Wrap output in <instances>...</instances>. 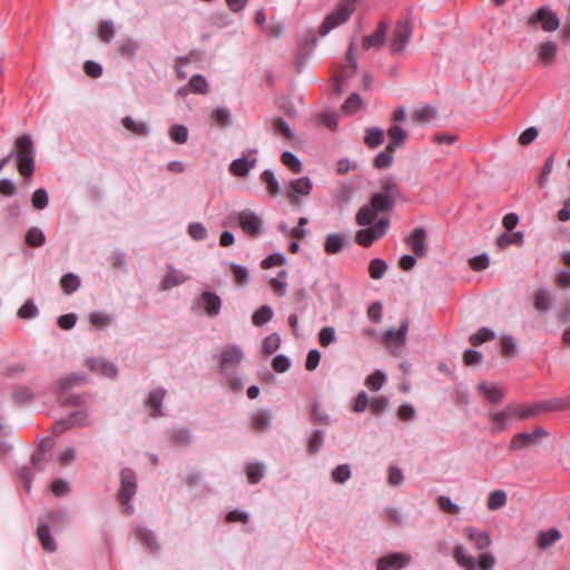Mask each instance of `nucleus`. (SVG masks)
I'll return each mask as SVG.
<instances>
[{
  "mask_svg": "<svg viewBox=\"0 0 570 570\" xmlns=\"http://www.w3.org/2000/svg\"><path fill=\"white\" fill-rule=\"evenodd\" d=\"M16 147L18 149L17 153L12 150L7 157L0 159V171L9 160L16 156L18 171L20 175L23 177L32 176L35 171V146L31 137L29 135L18 137L16 140Z\"/></svg>",
  "mask_w": 570,
  "mask_h": 570,
  "instance_id": "f257e3e1",
  "label": "nucleus"
},
{
  "mask_svg": "<svg viewBox=\"0 0 570 570\" xmlns=\"http://www.w3.org/2000/svg\"><path fill=\"white\" fill-rule=\"evenodd\" d=\"M137 490L136 474L132 470L125 468L120 472V488L118 491V501L121 505L122 512L131 514L134 507L130 500L135 497Z\"/></svg>",
  "mask_w": 570,
  "mask_h": 570,
  "instance_id": "f03ea898",
  "label": "nucleus"
},
{
  "mask_svg": "<svg viewBox=\"0 0 570 570\" xmlns=\"http://www.w3.org/2000/svg\"><path fill=\"white\" fill-rule=\"evenodd\" d=\"M358 0H341L337 8L331 12L320 27L321 36H326L331 30L341 26L355 11V4Z\"/></svg>",
  "mask_w": 570,
  "mask_h": 570,
  "instance_id": "7ed1b4c3",
  "label": "nucleus"
},
{
  "mask_svg": "<svg viewBox=\"0 0 570 570\" xmlns=\"http://www.w3.org/2000/svg\"><path fill=\"white\" fill-rule=\"evenodd\" d=\"M453 558L456 563L465 570H476L478 567L481 570H491L495 563V559L490 552L482 553L476 562L473 557L468 554L463 546H456L454 548Z\"/></svg>",
  "mask_w": 570,
  "mask_h": 570,
  "instance_id": "20e7f679",
  "label": "nucleus"
},
{
  "mask_svg": "<svg viewBox=\"0 0 570 570\" xmlns=\"http://www.w3.org/2000/svg\"><path fill=\"white\" fill-rule=\"evenodd\" d=\"M527 23L532 28L540 26L542 30L551 32L559 28L560 20L550 8L541 7L528 17Z\"/></svg>",
  "mask_w": 570,
  "mask_h": 570,
  "instance_id": "39448f33",
  "label": "nucleus"
},
{
  "mask_svg": "<svg viewBox=\"0 0 570 570\" xmlns=\"http://www.w3.org/2000/svg\"><path fill=\"white\" fill-rule=\"evenodd\" d=\"M389 224L387 218H381L373 226L360 229L355 235V242L363 247H370L385 235Z\"/></svg>",
  "mask_w": 570,
  "mask_h": 570,
  "instance_id": "423d86ee",
  "label": "nucleus"
},
{
  "mask_svg": "<svg viewBox=\"0 0 570 570\" xmlns=\"http://www.w3.org/2000/svg\"><path fill=\"white\" fill-rule=\"evenodd\" d=\"M413 27L410 19L400 20L395 24L391 40V51L399 55L404 51L412 36Z\"/></svg>",
  "mask_w": 570,
  "mask_h": 570,
  "instance_id": "0eeeda50",
  "label": "nucleus"
},
{
  "mask_svg": "<svg viewBox=\"0 0 570 570\" xmlns=\"http://www.w3.org/2000/svg\"><path fill=\"white\" fill-rule=\"evenodd\" d=\"M549 435V432L541 426H537L531 433H518L515 434L510 442L509 449L510 451H520L524 450L532 444H534L539 439L546 438Z\"/></svg>",
  "mask_w": 570,
  "mask_h": 570,
  "instance_id": "6e6552de",
  "label": "nucleus"
},
{
  "mask_svg": "<svg viewBox=\"0 0 570 570\" xmlns=\"http://www.w3.org/2000/svg\"><path fill=\"white\" fill-rule=\"evenodd\" d=\"M239 227L249 236L256 237L262 233V218L250 209H244L237 216Z\"/></svg>",
  "mask_w": 570,
  "mask_h": 570,
  "instance_id": "1a4fd4ad",
  "label": "nucleus"
},
{
  "mask_svg": "<svg viewBox=\"0 0 570 570\" xmlns=\"http://www.w3.org/2000/svg\"><path fill=\"white\" fill-rule=\"evenodd\" d=\"M404 240L416 257L428 254L426 232L423 227H416Z\"/></svg>",
  "mask_w": 570,
  "mask_h": 570,
  "instance_id": "9d476101",
  "label": "nucleus"
},
{
  "mask_svg": "<svg viewBox=\"0 0 570 570\" xmlns=\"http://www.w3.org/2000/svg\"><path fill=\"white\" fill-rule=\"evenodd\" d=\"M88 424V414L86 411L72 412L68 419L56 421L52 425V432L57 435L62 434L71 426H83Z\"/></svg>",
  "mask_w": 570,
  "mask_h": 570,
  "instance_id": "9b49d317",
  "label": "nucleus"
},
{
  "mask_svg": "<svg viewBox=\"0 0 570 570\" xmlns=\"http://www.w3.org/2000/svg\"><path fill=\"white\" fill-rule=\"evenodd\" d=\"M244 357L243 351L237 345H229L222 351L219 367L222 372L238 366Z\"/></svg>",
  "mask_w": 570,
  "mask_h": 570,
  "instance_id": "f8f14e48",
  "label": "nucleus"
},
{
  "mask_svg": "<svg viewBox=\"0 0 570 570\" xmlns=\"http://www.w3.org/2000/svg\"><path fill=\"white\" fill-rule=\"evenodd\" d=\"M411 559L412 558L409 554H405L402 552H394V553H391V554L380 558L377 560V569L376 570L402 569L411 562Z\"/></svg>",
  "mask_w": 570,
  "mask_h": 570,
  "instance_id": "ddd939ff",
  "label": "nucleus"
},
{
  "mask_svg": "<svg viewBox=\"0 0 570 570\" xmlns=\"http://www.w3.org/2000/svg\"><path fill=\"white\" fill-rule=\"evenodd\" d=\"M197 303L209 317H216L220 313L222 299L214 292L204 291Z\"/></svg>",
  "mask_w": 570,
  "mask_h": 570,
  "instance_id": "4468645a",
  "label": "nucleus"
},
{
  "mask_svg": "<svg viewBox=\"0 0 570 570\" xmlns=\"http://www.w3.org/2000/svg\"><path fill=\"white\" fill-rule=\"evenodd\" d=\"M289 188L291 191L287 195L288 200L292 204H299L297 196H308L312 191L313 184L308 177H301L297 179H292L289 181Z\"/></svg>",
  "mask_w": 570,
  "mask_h": 570,
  "instance_id": "2eb2a0df",
  "label": "nucleus"
},
{
  "mask_svg": "<svg viewBox=\"0 0 570 570\" xmlns=\"http://www.w3.org/2000/svg\"><path fill=\"white\" fill-rule=\"evenodd\" d=\"M389 29V23L386 21H381L377 24L376 30L368 36L363 38L362 47L364 50H368L371 48L380 49L383 47L386 40V32Z\"/></svg>",
  "mask_w": 570,
  "mask_h": 570,
  "instance_id": "dca6fc26",
  "label": "nucleus"
},
{
  "mask_svg": "<svg viewBox=\"0 0 570 570\" xmlns=\"http://www.w3.org/2000/svg\"><path fill=\"white\" fill-rule=\"evenodd\" d=\"M266 128L274 135L293 140L295 138L294 130L281 117L268 118L265 120Z\"/></svg>",
  "mask_w": 570,
  "mask_h": 570,
  "instance_id": "f3484780",
  "label": "nucleus"
},
{
  "mask_svg": "<svg viewBox=\"0 0 570 570\" xmlns=\"http://www.w3.org/2000/svg\"><path fill=\"white\" fill-rule=\"evenodd\" d=\"M166 396V390L163 387H157L153 390L147 400L145 401V405L150 409L151 417L163 416V401Z\"/></svg>",
  "mask_w": 570,
  "mask_h": 570,
  "instance_id": "a211bd4d",
  "label": "nucleus"
},
{
  "mask_svg": "<svg viewBox=\"0 0 570 570\" xmlns=\"http://www.w3.org/2000/svg\"><path fill=\"white\" fill-rule=\"evenodd\" d=\"M558 53V45L553 41H544L538 46V60L543 66L554 63Z\"/></svg>",
  "mask_w": 570,
  "mask_h": 570,
  "instance_id": "6ab92c4d",
  "label": "nucleus"
},
{
  "mask_svg": "<svg viewBox=\"0 0 570 570\" xmlns=\"http://www.w3.org/2000/svg\"><path fill=\"white\" fill-rule=\"evenodd\" d=\"M380 193H382L384 196L396 203L400 199H404L403 193L401 190V187L399 186L397 181L392 176H386L381 180L380 184Z\"/></svg>",
  "mask_w": 570,
  "mask_h": 570,
  "instance_id": "aec40b11",
  "label": "nucleus"
},
{
  "mask_svg": "<svg viewBox=\"0 0 570 570\" xmlns=\"http://www.w3.org/2000/svg\"><path fill=\"white\" fill-rule=\"evenodd\" d=\"M188 279V275H185L183 272L177 271L176 268L169 265L167 267V273L161 281L160 289L168 291L175 286L185 283Z\"/></svg>",
  "mask_w": 570,
  "mask_h": 570,
  "instance_id": "412c9836",
  "label": "nucleus"
},
{
  "mask_svg": "<svg viewBox=\"0 0 570 570\" xmlns=\"http://www.w3.org/2000/svg\"><path fill=\"white\" fill-rule=\"evenodd\" d=\"M409 328V321H403L397 330L389 328L384 332L383 338L386 344L400 346L404 344Z\"/></svg>",
  "mask_w": 570,
  "mask_h": 570,
  "instance_id": "4be33fe9",
  "label": "nucleus"
},
{
  "mask_svg": "<svg viewBox=\"0 0 570 570\" xmlns=\"http://www.w3.org/2000/svg\"><path fill=\"white\" fill-rule=\"evenodd\" d=\"M256 158L249 159L246 156H243L232 161L229 171L236 177H245L248 175L250 169L256 166Z\"/></svg>",
  "mask_w": 570,
  "mask_h": 570,
  "instance_id": "5701e85b",
  "label": "nucleus"
},
{
  "mask_svg": "<svg viewBox=\"0 0 570 570\" xmlns=\"http://www.w3.org/2000/svg\"><path fill=\"white\" fill-rule=\"evenodd\" d=\"M464 534L474 543L478 550H484L491 544V537L489 532L478 531L472 527H468L464 529Z\"/></svg>",
  "mask_w": 570,
  "mask_h": 570,
  "instance_id": "b1692460",
  "label": "nucleus"
},
{
  "mask_svg": "<svg viewBox=\"0 0 570 570\" xmlns=\"http://www.w3.org/2000/svg\"><path fill=\"white\" fill-rule=\"evenodd\" d=\"M87 364L91 371L100 372L107 377H116L118 370L111 362H107L101 358H91L87 361Z\"/></svg>",
  "mask_w": 570,
  "mask_h": 570,
  "instance_id": "393cba45",
  "label": "nucleus"
},
{
  "mask_svg": "<svg viewBox=\"0 0 570 570\" xmlns=\"http://www.w3.org/2000/svg\"><path fill=\"white\" fill-rule=\"evenodd\" d=\"M553 302L552 294L546 288H539L533 295V306L540 313H547Z\"/></svg>",
  "mask_w": 570,
  "mask_h": 570,
  "instance_id": "a878e982",
  "label": "nucleus"
},
{
  "mask_svg": "<svg viewBox=\"0 0 570 570\" xmlns=\"http://www.w3.org/2000/svg\"><path fill=\"white\" fill-rule=\"evenodd\" d=\"M345 243L346 238L343 234H328L324 242V252L327 255H335L343 249Z\"/></svg>",
  "mask_w": 570,
  "mask_h": 570,
  "instance_id": "bb28decb",
  "label": "nucleus"
},
{
  "mask_svg": "<svg viewBox=\"0 0 570 570\" xmlns=\"http://www.w3.org/2000/svg\"><path fill=\"white\" fill-rule=\"evenodd\" d=\"M37 537L43 548L48 552H53L57 549V543L50 534V528L47 522H41L37 529Z\"/></svg>",
  "mask_w": 570,
  "mask_h": 570,
  "instance_id": "cd10ccee",
  "label": "nucleus"
},
{
  "mask_svg": "<svg viewBox=\"0 0 570 570\" xmlns=\"http://www.w3.org/2000/svg\"><path fill=\"white\" fill-rule=\"evenodd\" d=\"M387 135L390 137V142L387 145V149L390 151H395L404 144V141L407 138L406 131L397 125L390 127L387 130Z\"/></svg>",
  "mask_w": 570,
  "mask_h": 570,
  "instance_id": "c85d7f7f",
  "label": "nucleus"
},
{
  "mask_svg": "<svg viewBox=\"0 0 570 570\" xmlns=\"http://www.w3.org/2000/svg\"><path fill=\"white\" fill-rule=\"evenodd\" d=\"M479 390L484 397L493 404L500 403L504 396V391L502 389L493 384H488L487 382H481L479 384Z\"/></svg>",
  "mask_w": 570,
  "mask_h": 570,
  "instance_id": "c756f323",
  "label": "nucleus"
},
{
  "mask_svg": "<svg viewBox=\"0 0 570 570\" xmlns=\"http://www.w3.org/2000/svg\"><path fill=\"white\" fill-rule=\"evenodd\" d=\"M379 212L370 204L361 207L356 214V223L360 226L372 225L377 218Z\"/></svg>",
  "mask_w": 570,
  "mask_h": 570,
  "instance_id": "7c9ffc66",
  "label": "nucleus"
},
{
  "mask_svg": "<svg viewBox=\"0 0 570 570\" xmlns=\"http://www.w3.org/2000/svg\"><path fill=\"white\" fill-rule=\"evenodd\" d=\"M135 533L136 538L144 543L149 551L156 552L159 549L156 537L150 530L138 527Z\"/></svg>",
  "mask_w": 570,
  "mask_h": 570,
  "instance_id": "2f4dec72",
  "label": "nucleus"
},
{
  "mask_svg": "<svg viewBox=\"0 0 570 570\" xmlns=\"http://www.w3.org/2000/svg\"><path fill=\"white\" fill-rule=\"evenodd\" d=\"M122 126L131 131L136 136H147L149 134V127L144 121H136L134 118L127 116L121 120Z\"/></svg>",
  "mask_w": 570,
  "mask_h": 570,
  "instance_id": "473e14b6",
  "label": "nucleus"
},
{
  "mask_svg": "<svg viewBox=\"0 0 570 570\" xmlns=\"http://www.w3.org/2000/svg\"><path fill=\"white\" fill-rule=\"evenodd\" d=\"M384 141V131L379 127L367 128L365 131L364 144L373 149L382 145Z\"/></svg>",
  "mask_w": 570,
  "mask_h": 570,
  "instance_id": "72a5a7b5",
  "label": "nucleus"
},
{
  "mask_svg": "<svg viewBox=\"0 0 570 570\" xmlns=\"http://www.w3.org/2000/svg\"><path fill=\"white\" fill-rule=\"evenodd\" d=\"M271 425V415L268 411L261 410L252 415V428L257 432L266 431Z\"/></svg>",
  "mask_w": 570,
  "mask_h": 570,
  "instance_id": "f704fd0d",
  "label": "nucleus"
},
{
  "mask_svg": "<svg viewBox=\"0 0 570 570\" xmlns=\"http://www.w3.org/2000/svg\"><path fill=\"white\" fill-rule=\"evenodd\" d=\"M370 204L379 213L390 212L395 206V203L393 200H391L380 191L372 195Z\"/></svg>",
  "mask_w": 570,
  "mask_h": 570,
  "instance_id": "c9c22d12",
  "label": "nucleus"
},
{
  "mask_svg": "<svg viewBox=\"0 0 570 570\" xmlns=\"http://www.w3.org/2000/svg\"><path fill=\"white\" fill-rule=\"evenodd\" d=\"M523 243V233L515 232L513 234L502 233L497 238V246L500 249H505L510 245H521Z\"/></svg>",
  "mask_w": 570,
  "mask_h": 570,
  "instance_id": "e433bc0d",
  "label": "nucleus"
},
{
  "mask_svg": "<svg viewBox=\"0 0 570 570\" xmlns=\"http://www.w3.org/2000/svg\"><path fill=\"white\" fill-rule=\"evenodd\" d=\"M561 538V533L558 529H549L548 531L540 532L538 537V546L544 550L550 548L554 542Z\"/></svg>",
  "mask_w": 570,
  "mask_h": 570,
  "instance_id": "4c0bfd02",
  "label": "nucleus"
},
{
  "mask_svg": "<svg viewBox=\"0 0 570 570\" xmlns=\"http://www.w3.org/2000/svg\"><path fill=\"white\" fill-rule=\"evenodd\" d=\"M273 315L274 313L272 307L263 305L254 312L252 316L253 324L256 326H263L273 318Z\"/></svg>",
  "mask_w": 570,
  "mask_h": 570,
  "instance_id": "58836bf2",
  "label": "nucleus"
},
{
  "mask_svg": "<svg viewBox=\"0 0 570 570\" xmlns=\"http://www.w3.org/2000/svg\"><path fill=\"white\" fill-rule=\"evenodd\" d=\"M261 180L265 184L267 191L272 196H276L279 193V184L271 169H266L261 174Z\"/></svg>",
  "mask_w": 570,
  "mask_h": 570,
  "instance_id": "ea45409f",
  "label": "nucleus"
},
{
  "mask_svg": "<svg viewBox=\"0 0 570 570\" xmlns=\"http://www.w3.org/2000/svg\"><path fill=\"white\" fill-rule=\"evenodd\" d=\"M364 105L363 99L358 94H352L347 97V99L342 105V111L346 115H353L361 109Z\"/></svg>",
  "mask_w": 570,
  "mask_h": 570,
  "instance_id": "a19ab883",
  "label": "nucleus"
},
{
  "mask_svg": "<svg viewBox=\"0 0 570 570\" xmlns=\"http://www.w3.org/2000/svg\"><path fill=\"white\" fill-rule=\"evenodd\" d=\"M60 285L65 294L70 295L80 286V279L77 275L68 273L60 279Z\"/></svg>",
  "mask_w": 570,
  "mask_h": 570,
  "instance_id": "79ce46f5",
  "label": "nucleus"
},
{
  "mask_svg": "<svg viewBox=\"0 0 570 570\" xmlns=\"http://www.w3.org/2000/svg\"><path fill=\"white\" fill-rule=\"evenodd\" d=\"M26 243L31 247H40L45 244V234L39 227H30L24 237Z\"/></svg>",
  "mask_w": 570,
  "mask_h": 570,
  "instance_id": "37998d69",
  "label": "nucleus"
},
{
  "mask_svg": "<svg viewBox=\"0 0 570 570\" xmlns=\"http://www.w3.org/2000/svg\"><path fill=\"white\" fill-rule=\"evenodd\" d=\"M436 116V110L432 106H424L413 111L412 119L416 122H429Z\"/></svg>",
  "mask_w": 570,
  "mask_h": 570,
  "instance_id": "c03bdc74",
  "label": "nucleus"
},
{
  "mask_svg": "<svg viewBox=\"0 0 570 570\" xmlns=\"http://www.w3.org/2000/svg\"><path fill=\"white\" fill-rule=\"evenodd\" d=\"M387 271V264L381 258H374L370 262L368 273L373 279H381Z\"/></svg>",
  "mask_w": 570,
  "mask_h": 570,
  "instance_id": "a18cd8bd",
  "label": "nucleus"
},
{
  "mask_svg": "<svg viewBox=\"0 0 570 570\" xmlns=\"http://www.w3.org/2000/svg\"><path fill=\"white\" fill-rule=\"evenodd\" d=\"M507 503V493L503 490H495L490 493L487 507L494 511L502 508Z\"/></svg>",
  "mask_w": 570,
  "mask_h": 570,
  "instance_id": "49530a36",
  "label": "nucleus"
},
{
  "mask_svg": "<svg viewBox=\"0 0 570 570\" xmlns=\"http://www.w3.org/2000/svg\"><path fill=\"white\" fill-rule=\"evenodd\" d=\"M98 36L100 40L105 43H109L115 36V27L112 21L102 20L99 23Z\"/></svg>",
  "mask_w": 570,
  "mask_h": 570,
  "instance_id": "de8ad7c7",
  "label": "nucleus"
},
{
  "mask_svg": "<svg viewBox=\"0 0 570 570\" xmlns=\"http://www.w3.org/2000/svg\"><path fill=\"white\" fill-rule=\"evenodd\" d=\"M495 337V333L488 328L482 327L476 333L470 336V343L473 346H479L484 342L491 341Z\"/></svg>",
  "mask_w": 570,
  "mask_h": 570,
  "instance_id": "09e8293b",
  "label": "nucleus"
},
{
  "mask_svg": "<svg viewBox=\"0 0 570 570\" xmlns=\"http://www.w3.org/2000/svg\"><path fill=\"white\" fill-rule=\"evenodd\" d=\"M189 89L195 94L205 95L208 92V83L202 75H194L188 81Z\"/></svg>",
  "mask_w": 570,
  "mask_h": 570,
  "instance_id": "8fccbe9b",
  "label": "nucleus"
},
{
  "mask_svg": "<svg viewBox=\"0 0 570 570\" xmlns=\"http://www.w3.org/2000/svg\"><path fill=\"white\" fill-rule=\"evenodd\" d=\"M281 160L294 174H299L303 169L301 160L291 151H284Z\"/></svg>",
  "mask_w": 570,
  "mask_h": 570,
  "instance_id": "3c124183",
  "label": "nucleus"
},
{
  "mask_svg": "<svg viewBox=\"0 0 570 570\" xmlns=\"http://www.w3.org/2000/svg\"><path fill=\"white\" fill-rule=\"evenodd\" d=\"M324 443V432L321 430L314 431L307 442V451L311 454H316L320 452L321 448Z\"/></svg>",
  "mask_w": 570,
  "mask_h": 570,
  "instance_id": "603ef678",
  "label": "nucleus"
},
{
  "mask_svg": "<svg viewBox=\"0 0 570 570\" xmlns=\"http://www.w3.org/2000/svg\"><path fill=\"white\" fill-rule=\"evenodd\" d=\"M393 153L394 151H390L386 147L385 150L375 156L373 166L377 169L389 168L393 163Z\"/></svg>",
  "mask_w": 570,
  "mask_h": 570,
  "instance_id": "864d4df0",
  "label": "nucleus"
},
{
  "mask_svg": "<svg viewBox=\"0 0 570 570\" xmlns=\"http://www.w3.org/2000/svg\"><path fill=\"white\" fill-rule=\"evenodd\" d=\"M247 480L252 484L258 483L264 476V466L259 463H250L246 468Z\"/></svg>",
  "mask_w": 570,
  "mask_h": 570,
  "instance_id": "5fc2aeb1",
  "label": "nucleus"
},
{
  "mask_svg": "<svg viewBox=\"0 0 570 570\" xmlns=\"http://www.w3.org/2000/svg\"><path fill=\"white\" fill-rule=\"evenodd\" d=\"M169 137L176 144H185L188 139V130L184 125H174L169 129Z\"/></svg>",
  "mask_w": 570,
  "mask_h": 570,
  "instance_id": "6e6d98bb",
  "label": "nucleus"
},
{
  "mask_svg": "<svg viewBox=\"0 0 570 570\" xmlns=\"http://www.w3.org/2000/svg\"><path fill=\"white\" fill-rule=\"evenodd\" d=\"M385 380V374L382 371L376 370L374 373L367 376L365 384L370 390L377 391L383 386Z\"/></svg>",
  "mask_w": 570,
  "mask_h": 570,
  "instance_id": "4d7b16f0",
  "label": "nucleus"
},
{
  "mask_svg": "<svg viewBox=\"0 0 570 570\" xmlns=\"http://www.w3.org/2000/svg\"><path fill=\"white\" fill-rule=\"evenodd\" d=\"M351 478V469L348 464H340L332 471V480L335 483H344Z\"/></svg>",
  "mask_w": 570,
  "mask_h": 570,
  "instance_id": "13d9d810",
  "label": "nucleus"
},
{
  "mask_svg": "<svg viewBox=\"0 0 570 570\" xmlns=\"http://www.w3.org/2000/svg\"><path fill=\"white\" fill-rule=\"evenodd\" d=\"M32 206L38 209H45L48 206V193L43 188L35 190L31 197Z\"/></svg>",
  "mask_w": 570,
  "mask_h": 570,
  "instance_id": "bf43d9fd",
  "label": "nucleus"
},
{
  "mask_svg": "<svg viewBox=\"0 0 570 570\" xmlns=\"http://www.w3.org/2000/svg\"><path fill=\"white\" fill-rule=\"evenodd\" d=\"M213 119L219 126L227 127L232 124L230 111L226 107H219L213 112Z\"/></svg>",
  "mask_w": 570,
  "mask_h": 570,
  "instance_id": "052dcab7",
  "label": "nucleus"
},
{
  "mask_svg": "<svg viewBox=\"0 0 570 570\" xmlns=\"http://www.w3.org/2000/svg\"><path fill=\"white\" fill-rule=\"evenodd\" d=\"M281 345V337L278 334L273 333L264 338L263 341V350L266 354L275 353Z\"/></svg>",
  "mask_w": 570,
  "mask_h": 570,
  "instance_id": "680f3d73",
  "label": "nucleus"
},
{
  "mask_svg": "<svg viewBox=\"0 0 570 570\" xmlns=\"http://www.w3.org/2000/svg\"><path fill=\"white\" fill-rule=\"evenodd\" d=\"M39 311L38 307L35 305L32 301H27L19 309H18V317L24 318V320H31L35 318L38 315Z\"/></svg>",
  "mask_w": 570,
  "mask_h": 570,
  "instance_id": "e2e57ef3",
  "label": "nucleus"
},
{
  "mask_svg": "<svg viewBox=\"0 0 570 570\" xmlns=\"http://www.w3.org/2000/svg\"><path fill=\"white\" fill-rule=\"evenodd\" d=\"M501 351L504 356L512 357L517 353V343L511 335H503L501 340Z\"/></svg>",
  "mask_w": 570,
  "mask_h": 570,
  "instance_id": "0e129e2a",
  "label": "nucleus"
},
{
  "mask_svg": "<svg viewBox=\"0 0 570 570\" xmlns=\"http://www.w3.org/2000/svg\"><path fill=\"white\" fill-rule=\"evenodd\" d=\"M47 523H51L53 527H62L67 522V513L62 510L50 511L46 515Z\"/></svg>",
  "mask_w": 570,
  "mask_h": 570,
  "instance_id": "69168bd1",
  "label": "nucleus"
},
{
  "mask_svg": "<svg viewBox=\"0 0 570 570\" xmlns=\"http://www.w3.org/2000/svg\"><path fill=\"white\" fill-rule=\"evenodd\" d=\"M137 50L138 43L132 39L122 41L118 48L119 53L125 58H132Z\"/></svg>",
  "mask_w": 570,
  "mask_h": 570,
  "instance_id": "338daca9",
  "label": "nucleus"
},
{
  "mask_svg": "<svg viewBox=\"0 0 570 570\" xmlns=\"http://www.w3.org/2000/svg\"><path fill=\"white\" fill-rule=\"evenodd\" d=\"M188 235L194 240H204L207 237V229L202 223H191L188 226Z\"/></svg>",
  "mask_w": 570,
  "mask_h": 570,
  "instance_id": "774afa93",
  "label": "nucleus"
}]
</instances>
